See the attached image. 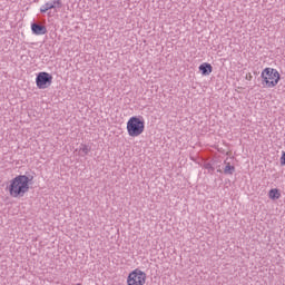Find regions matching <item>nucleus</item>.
Segmentation results:
<instances>
[{"label": "nucleus", "instance_id": "7", "mask_svg": "<svg viewBox=\"0 0 285 285\" xmlns=\"http://www.w3.org/2000/svg\"><path fill=\"white\" fill-rule=\"evenodd\" d=\"M31 32L32 35L41 36V35H46L48 32V29L46 28V26H42L39 23H32Z\"/></svg>", "mask_w": 285, "mask_h": 285}, {"label": "nucleus", "instance_id": "14", "mask_svg": "<svg viewBox=\"0 0 285 285\" xmlns=\"http://www.w3.org/2000/svg\"><path fill=\"white\" fill-rule=\"evenodd\" d=\"M76 285H81L80 283L76 284Z\"/></svg>", "mask_w": 285, "mask_h": 285}, {"label": "nucleus", "instance_id": "11", "mask_svg": "<svg viewBox=\"0 0 285 285\" xmlns=\"http://www.w3.org/2000/svg\"><path fill=\"white\" fill-rule=\"evenodd\" d=\"M282 195L279 194L278 189H271L269 190V199H279Z\"/></svg>", "mask_w": 285, "mask_h": 285}, {"label": "nucleus", "instance_id": "9", "mask_svg": "<svg viewBox=\"0 0 285 285\" xmlns=\"http://www.w3.org/2000/svg\"><path fill=\"white\" fill-rule=\"evenodd\" d=\"M225 175H233L235 173V166H232L230 163H227L224 168Z\"/></svg>", "mask_w": 285, "mask_h": 285}, {"label": "nucleus", "instance_id": "1", "mask_svg": "<svg viewBox=\"0 0 285 285\" xmlns=\"http://www.w3.org/2000/svg\"><path fill=\"white\" fill-rule=\"evenodd\" d=\"M30 190V178L26 175L16 176L10 181L9 194L11 197H23Z\"/></svg>", "mask_w": 285, "mask_h": 285}, {"label": "nucleus", "instance_id": "10", "mask_svg": "<svg viewBox=\"0 0 285 285\" xmlns=\"http://www.w3.org/2000/svg\"><path fill=\"white\" fill-rule=\"evenodd\" d=\"M79 153H82V156H86L90 153V146L81 144L79 147Z\"/></svg>", "mask_w": 285, "mask_h": 285}, {"label": "nucleus", "instance_id": "13", "mask_svg": "<svg viewBox=\"0 0 285 285\" xmlns=\"http://www.w3.org/2000/svg\"><path fill=\"white\" fill-rule=\"evenodd\" d=\"M205 168H207V170H213V166L210 164H206Z\"/></svg>", "mask_w": 285, "mask_h": 285}, {"label": "nucleus", "instance_id": "3", "mask_svg": "<svg viewBox=\"0 0 285 285\" xmlns=\"http://www.w3.org/2000/svg\"><path fill=\"white\" fill-rule=\"evenodd\" d=\"M265 88H275L279 83V71L273 68H265L261 75Z\"/></svg>", "mask_w": 285, "mask_h": 285}, {"label": "nucleus", "instance_id": "4", "mask_svg": "<svg viewBox=\"0 0 285 285\" xmlns=\"http://www.w3.org/2000/svg\"><path fill=\"white\" fill-rule=\"evenodd\" d=\"M146 284V273L140 269H134L127 277V285H144Z\"/></svg>", "mask_w": 285, "mask_h": 285}, {"label": "nucleus", "instance_id": "6", "mask_svg": "<svg viewBox=\"0 0 285 285\" xmlns=\"http://www.w3.org/2000/svg\"><path fill=\"white\" fill-rule=\"evenodd\" d=\"M63 4L61 3V0H52L50 2H47L40 7V12L45 14V12H48V10H55L60 9Z\"/></svg>", "mask_w": 285, "mask_h": 285}, {"label": "nucleus", "instance_id": "12", "mask_svg": "<svg viewBox=\"0 0 285 285\" xmlns=\"http://www.w3.org/2000/svg\"><path fill=\"white\" fill-rule=\"evenodd\" d=\"M281 166H285V151H282Z\"/></svg>", "mask_w": 285, "mask_h": 285}, {"label": "nucleus", "instance_id": "2", "mask_svg": "<svg viewBox=\"0 0 285 285\" xmlns=\"http://www.w3.org/2000/svg\"><path fill=\"white\" fill-rule=\"evenodd\" d=\"M146 128V122H144V118L132 116L127 121V132L129 137H139V135L144 134Z\"/></svg>", "mask_w": 285, "mask_h": 285}, {"label": "nucleus", "instance_id": "8", "mask_svg": "<svg viewBox=\"0 0 285 285\" xmlns=\"http://www.w3.org/2000/svg\"><path fill=\"white\" fill-rule=\"evenodd\" d=\"M199 70L202 72V75L208 76V75H210V72H213V66L208 62H205L199 66Z\"/></svg>", "mask_w": 285, "mask_h": 285}, {"label": "nucleus", "instance_id": "5", "mask_svg": "<svg viewBox=\"0 0 285 285\" xmlns=\"http://www.w3.org/2000/svg\"><path fill=\"white\" fill-rule=\"evenodd\" d=\"M52 83V76L48 72H40L38 73L36 78V86L40 90H45V88H48Z\"/></svg>", "mask_w": 285, "mask_h": 285}]
</instances>
